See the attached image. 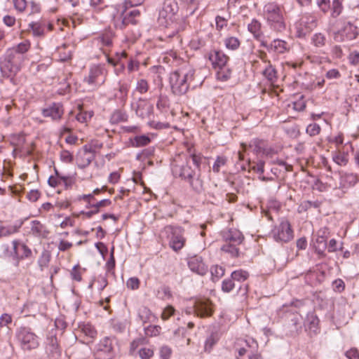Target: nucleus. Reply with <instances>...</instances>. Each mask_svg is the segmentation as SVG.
<instances>
[{
	"label": "nucleus",
	"mask_w": 359,
	"mask_h": 359,
	"mask_svg": "<svg viewBox=\"0 0 359 359\" xmlns=\"http://www.w3.org/2000/svg\"><path fill=\"white\" fill-rule=\"evenodd\" d=\"M182 158L179 156L174 159L172 164V172L175 177H180L187 181L191 187L196 192L200 193L203 188V182L201 178V173L192 168L187 158H185V162H180Z\"/></svg>",
	"instance_id": "nucleus-1"
},
{
	"label": "nucleus",
	"mask_w": 359,
	"mask_h": 359,
	"mask_svg": "<svg viewBox=\"0 0 359 359\" xmlns=\"http://www.w3.org/2000/svg\"><path fill=\"white\" fill-rule=\"evenodd\" d=\"M193 69L177 70L172 72L169 76V83L172 93L177 95L185 94L194 78Z\"/></svg>",
	"instance_id": "nucleus-2"
},
{
	"label": "nucleus",
	"mask_w": 359,
	"mask_h": 359,
	"mask_svg": "<svg viewBox=\"0 0 359 359\" xmlns=\"http://www.w3.org/2000/svg\"><path fill=\"white\" fill-rule=\"evenodd\" d=\"M25 60V55H20L15 50L8 49L5 53L4 60L0 63L2 75L13 80L21 70Z\"/></svg>",
	"instance_id": "nucleus-3"
},
{
	"label": "nucleus",
	"mask_w": 359,
	"mask_h": 359,
	"mask_svg": "<svg viewBox=\"0 0 359 359\" xmlns=\"http://www.w3.org/2000/svg\"><path fill=\"white\" fill-rule=\"evenodd\" d=\"M264 14L271 29L282 32L286 28L283 11L276 3H268L264 7Z\"/></svg>",
	"instance_id": "nucleus-4"
},
{
	"label": "nucleus",
	"mask_w": 359,
	"mask_h": 359,
	"mask_svg": "<svg viewBox=\"0 0 359 359\" xmlns=\"http://www.w3.org/2000/svg\"><path fill=\"white\" fill-rule=\"evenodd\" d=\"M161 234L167 238L170 248L175 252L180 251L185 245L186 238L182 227L168 225L164 227Z\"/></svg>",
	"instance_id": "nucleus-5"
},
{
	"label": "nucleus",
	"mask_w": 359,
	"mask_h": 359,
	"mask_svg": "<svg viewBox=\"0 0 359 359\" xmlns=\"http://www.w3.org/2000/svg\"><path fill=\"white\" fill-rule=\"evenodd\" d=\"M107 71L103 65H92L88 74L84 77L83 82L86 83L92 90L98 89L102 86L107 79Z\"/></svg>",
	"instance_id": "nucleus-6"
},
{
	"label": "nucleus",
	"mask_w": 359,
	"mask_h": 359,
	"mask_svg": "<svg viewBox=\"0 0 359 359\" xmlns=\"http://www.w3.org/2000/svg\"><path fill=\"white\" fill-rule=\"evenodd\" d=\"M12 250H9L7 245H3L4 256L12 257L15 260V266H18L20 260L28 258L32 256V250L25 243L18 240H14L12 242Z\"/></svg>",
	"instance_id": "nucleus-7"
},
{
	"label": "nucleus",
	"mask_w": 359,
	"mask_h": 359,
	"mask_svg": "<svg viewBox=\"0 0 359 359\" xmlns=\"http://www.w3.org/2000/svg\"><path fill=\"white\" fill-rule=\"evenodd\" d=\"M177 11L178 5L175 0H165L159 11V25L165 27L170 26L174 22Z\"/></svg>",
	"instance_id": "nucleus-8"
},
{
	"label": "nucleus",
	"mask_w": 359,
	"mask_h": 359,
	"mask_svg": "<svg viewBox=\"0 0 359 359\" xmlns=\"http://www.w3.org/2000/svg\"><path fill=\"white\" fill-rule=\"evenodd\" d=\"M16 338L21 348L24 351L35 349L39 345L38 337L29 327L19 328L16 332Z\"/></svg>",
	"instance_id": "nucleus-9"
},
{
	"label": "nucleus",
	"mask_w": 359,
	"mask_h": 359,
	"mask_svg": "<svg viewBox=\"0 0 359 359\" xmlns=\"http://www.w3.org/2000/svg\"><path fill=\"white\" fill-rule=\"evenodd\" d=\"M358 34V28L348 22L341 29L334 32L333 38L337 42H345L355 39Z\"/></svg>",
	"instance_id": "nucleus-10"
},
{
	"label": "nucleus",
	"mask_w": 359,
	"mask_h": 359,
	"mask_svg": "<svg viewBox=\"0 0 359 359\" xmlns=\"http://www.w3.org/2000/svg\"><path fill=\"white\" fill-rule=\"evenodd\" d=\"M277 242L287 243L293 238V231L288 221L282 220L271 231Z\"/></svg>",
	"instance_id": "nucleus-11"
},
{
	"label": "nucleus",
	"mask_w": 359,
	"mask_h": 359,
	"mask_svg": "<svg viewBox=\"0 0 359 359\" xmlns=\"http://www.w3.org/2000/svg\"><path fill=\"white\" fill-rule=\"evenodd\" d=\"M113 356V341L109 337H104L97 345L95 357L96 359H111Z\"/></svg>",
	"instance_id": "nucleus-12"
},
{
	"label": "nucleus",
	"mask_w": 359,
	"mask_h": 359,
	"mask_svg": "<svg viewBox=\"0 0 359 359\" xmlns=\"http://www.w3.org/2000/svg\"><path fill=\"white\" fill-rule=\"evenodd\" d=\"M127 9L128 8H125L124 11L122 12L121 21L120 22L113 16V20L116 27L123 29L129 24L136 25L138 22L137 18L140 16V11L138 9H133L127 12Z\"/></svg>",
	"instance_id": "nucleus-13"
},
{
	"label": "nucleus",
	"mask_w": 359,
	"mask_h": 359,
	"mask_svg": "<svg viewBox=\"0 0 359 359\" xmlns=\"http://www.w3.org/2000/svg\"><path fill=\"white\" fill-rule=\"evenodd\" d=\"M192 311L201 318L210 316L212 313L210 301L208 299L196 300L191 311H187V313H191Z\"/></svg>",
	"instance_id": "nucleus-14"
},
{
	"label": "nucleus",
	"mask_w": 359,
	"mask_h": 359,
	"mask_svg": "<svg viewBox=\"0 0 359 359\" xmlns=\"http://www.w3.org/2000/svg\"><path fill=\"white\" fill-rule=\"evenodd\" d=\"M261 47L266 48L269 52H274L278 54H283L289 50L287 42L279 39H274L270 44L265 40H261Z\"/></svg>",
	"instance_id": "nucleus-15"
},
{
	"label": "nucleus",
	"mask_w": 359,
	"mask_h": 359,
	"mask_svg": "<svg viewBox=\"0 0 359 359\" xmlns=\"http://www.w3.org/2000/svg\"><path fill=\"white\" fill-rule=\"evenodd\" d=\"M314 26L316 25L313 20L309 22L307 18H301L294 24L295 36L298 38L305 37L311 32Z\"/></svg>",
	"instance_id": "nucleus-16"
},
{
	"label": "nucleus",
	"mask_w": 359,
	"mask_h": 359,
	"mask_svg": "<svg viewBox=\"0 0 359 359\" xmlns=\"http://www.w3.org/2000/svg\"><path fill=\"white\" fill-rule=\"evenodd\" d=\"M132 108L136 114L142 118H148L153 113V106L143 99H140L135 104H132Z\"/></svg>",
	"instance_id": "nucleus-17"
},
{
	"label": "nucleus",
	"mask_w": 359,
	"mask_h": 359,
	"mask_svg": "<svg viewBox=\"0 0 359 359\" xmlns=\"http://www.w3.org/2000/svg\"><path fill=\"white\" fill-rule=\"evenodd\" d=\"M188 266L191 271L201 276H204L208 271V266L203 263L202 258L198 256L190 257Z\"/></svg>",
	"instance_id": "nucleus-18"
},
{
	"label": "nucleus",
	"mask_w": 359,
	"mask_h": 359,
	"mask_svg": "<svg viewBox=\"0 0 359 359\" xmlns=\"http://www.w3.org/2000/svg\"><path fill=\"white\" fill-rule=\"evenodd\" d=\"M208 58L214 68L222 69L225 67L229 57L220 50H212L210 52Z\"/></svg>",
	"instance_id": "nucleus-19"
},
{
	"label": "nucleus",
	"mask_w": 359,
	"mask_h": 359,
	"mask_svg": "<svg viewBox=\"0 0 359 359\" xmlns=\"http://www.w3.org/2000/svg\"><path fill=\"white\" fill-rule=\"evenodd\" d=\"M64 114L63 107L60 103H53L42 110L44 117H49L53 121H58Z\"/></svg>",
	"instance_id": "nucleus-20"
},
{
	"label": "nucleus",
	"mask_w": 359,
	"mask_h": 359,
	"mask_svg": "<svg viewBox=\"0 0 359 359\" xmlns=\"http://www.w3.org/2000/svg\"><path fill=\"white\" fill-rule=\"evenodd\" d=\"M46 351L48 355L53 359H57L60 356L61 351L55 335H50L47 337Z\"/></svg>",
	"instance_id": "nucleus-21"
},
{
	"label": "nucleus",
	"mask_w": 359,
	"mask_h": 359,
	"mask_svg": "<svg viewBox=\"0 0 359 359\" xmlns=\"http://www.w3.org/2000/svg\"><path fill=\"white\" fill-rule=\"evenodd\" d=\"M222 238L225 243L241 244L244 236L243 233L236 229H231L228 231H223Z\"/></svg>",
	"instance_id": "nucleus-22"
},
{
	"label": "nucleus",
	"mask_w": 359,
	"mask_h": 359,
	"mask_svg": "<svg viewBox=\"0 0 359 359\" xmlns=\"http://www.w3.org/2000/svg\"><path fill=\"white\" fill-rule=\"evenodd\" d=\"M95 158V154L91 149L86 145L83 147V151L78 158V166L81 168H85L88 166Z\"/></svg>",
	"instance_id": "nucleus-23"
},
{
	"label": "nucleus",
	"mask_w": 359,
	"mask_h": 359,
	"mask_svg": "<svg viewBox=\"0 0 359 359\" xmlns=\"http://www.w3.org/2000/svg\"><path fill=\"white\" fill-rule=\"evenodd\" d=\"M248 31L252 34L255 39L261 43L263 39V32L262 31V23L257 19H252L248 25Z\"/></svg>",
	"instance_id": "nucleus-24"
},
{
	"label": "nucleus",
	"mask_w": 359,
	"mask_h": 359,
	"mask_svg": "<svg viewBox=\"0 0 359 359\" xmlns=\"http://www.w3.org/2000/svg\"><path fill=\"white\" fill-rule=\"evenodd\" d=\"M31 233L36 237L46 238L49 231L46 226L38 220L31 222Z\"/></svg>",
	"instance_id": "nucleus-25"
},
{
	"label": "nucleus",
	"mask_w": 359,
	"mask_h": 359,
	"mask_svg": "<svg viewBox=\"0 0 359 359\" xmlns=\"http://www.w3.org/2000/svg\"><path fill=\"white\" fill-rule=\"evenodd\" d=\"M358 181V176L353 173H344L340 178V184L344 188L354 186Z\"/></svg>",
	"instance_id": "nucleus-26"
},
{
	"label": "nucleus",
	"mask_w": 359,
	"mask_h": 359,
	"mask_svg": "<svg viewBox=\"0 0 359 359\" xmlns=\"http://www.w3.org/2000/svg\"><path fill=\"white\" fill-rule=\"evenodd\" d=\"M220 338L219 334L218 332L215 331L212 332L207 337L205 344H204V350L206 352H210L212 349L213 346L217 343Z\"/></svg>",
	"instance_id": "nucleus-27"
},
{
	"label": "nucleus",
	"mask_w": 359,
	"mask_h": 359,
	"mask_svg": "<svg viewBox=\"0 0 359 359\" xmlns=\"http://www.w3.org/2000/svg\"><path fill=\"white\" fill-rule=\"evenodd\" d=\"M263 75L270 83L276 82L278 79L277 71L271 64V62H268V65L263 71Z\"/></svg>",
	"instance_id": "nucleus-28"
},
{
	"label": "nucleus",
	"mask_w": 359,
	"mask_h": 359,
	"mask_svg": "<svg viewBox=\"0 0 359 359\" xmlns=\"http://www.w3.org/2000/svg\"><path fill=\"white\" fill-rule=\"evenodd\" d=\"M239 245L240 244L225 243L222 246L221 250L231 257H237L239 255V248H238Z\"/></svg>",
	"instance_id": "nucleus-29"
},
{
	"label": "nucleus",
	"mask_w": 359,
	"mask_h": 359,
	"mask_svg": "<svg viewBox=\"0 0 359 359\" xmlns=\"http://www.w3.org/2000/svg\"><path fill=\"white\" fill-rule=\"evenodd\" d=\"M266 144V143L264 140L254 139L250 142L249 147L252 149L255 154L257 155L260 154H262Z\"/></svg>",
	"instance_id": "nucleus-30"
},
{
	"label": "nucleus",
	"mask_w": 359,
	"mask_h": 359,
	"mask_svg": "<svg viewBox=\"0 0 359 359\" xmlns=\"http://www.w3.org/2000/svg\"><path fill=\"white\" fill-rule=\"evenodd\" d=\"M128 116L127 113L122 110H116L111 116V123L116 124L120 122H126L128 121Z\"/></svg>",
	"instance_id": "nucleus-31"
},
{
	"label": "nucleus",
	"mask_w": 359,
	"mask_h": 359,
	"mask_svg": "<svg viewBox=\"0 0 359 359\" xmlns=\"http://www.w3.org/2000/svg\"><path fill=\"white\" fill-rule=\"evenodd\" d=\"M81 332L88 338L89 341L86 343L91 341L97 336V331L94 327L90 324H83L81 326Z\"/></svg>",
	"instance_id": "nucleus-32"
},
{
	"label": "nucleus",
	"mask_w": 359,
	"mask_h": 359,
	"mask_svg": "<svg viewBox=\"0 0 359 359\" xmlns=\"http://www.w3.org/2000/svg\"><path fill=\"white\" fill-rule=\"evenodd\" d=\"M327 41L326 36L323 33H316L311 38V43L317 48H322L325 46Z\"/></svg>",
	"instance_id": "nucleus-33"
},
{
	"label": "nucleus",
	"mask_w": 359,
	"mask_h": 359,
	"mask_svg": "<svg viewBox=\"0 0 359 359\" xmlns=\"http://www.w3.org/2000/svg\"><path fill=\"white\" fill-rule=\"evenodd\" d=\"M30 47L31 43L29 41L25 40L17 46L9 49L11 50H15V52L20 55H25V53L30 49Z\"/></svg>",
	"instance_id": "nucleus-34"
},
{
	"label": "nucleus",
	"mask_w": 359,
	"mask_h": 359,
	"mask_svg": "<svg viewBox=\"0 0 359 359\" xmlns=\"http://www.w3.org/2000/svg\"><path fill=\"white\" fill-rule=\"evenodd\" d=\"M319 320L318 317L313 314L309 315L307 317L306 327L311 332L316 333L318 330Z\"/></svg>",
	"instance_id": "nucleus-35"
},
{
	"label": "nucleus",
	"mask_w": 359,
	"mask_h": 359,
	"mask_svg": "<svg viewBox=\"0 0 359 359\" xmlns=\"http://www.w3.org/2000/svg\"><path fill=\"white\" fill-rule=\"evenodd\" d=\"M50 257L51 255L48 250H43L41 252V255H40L38 260V264L41 271H43L48 266V264L50 261Z\"/></svg>",
	"instance_id": "nucleus-36"
},
{
	"label": "nucleus",
	"mask_w": 359,
	"mask_h": 359,
	"mask_svg": "<svg viewBox=\"0 0 359 359\" xmlns=\"http://www.w3.org/2000/svg\"><path fill=\"white\" fill-rule=\"evenodd\" d=\"M224 45L227 49L237 50L241 44L239 39L235 36H228L224 39Z\"/></svg>",
	"instance_id": "nucleus-37"
},
{
	"label": "nucleus",
	"mask_w": 359,
	"mask_h": 359,
	"mask_svg": "<svg viewBox=\"0 0 359 359\" xmlns=\"http://www.w3.org/2000/svg\"><path fill=\"white\" fill-rule=\"evenodd\" d=\"M332 160L340 166H345L348 162V154L344 152H337L332 155Z\"/></svg>",
	"instance_id": "nucleus-38"
},
{
	"label": "nucleus",
	"mask_w": 359,
	"mask_h": 359,
	"mask_svg": "<svg viewBox=\"0 0 359 359\" xmlns=\"http://www.w3.org/2000/svg\"><path fill=\"white\" fill-rule=\"evenodd\" d=\"M151 142V139L147 135L135 136L132 140V144L133 147H144L149 144Z\"/></svg>",
	"instance_id": "nucleus-39"
},
{
	"label": "nucleus",
	"mask_w": 359,
	"mask_h": 359,
	"mask_svg": "<svg viewBox=\"0 0 359 359\" xmlns=\"http://www.w3.org/2000/svg\"><path fill=\"white\" fill-rule=\"evenodd\" d=\"M231 278L235 281H245L249 276L248 272L243 270L235 271L231 273Z\"/></svg>",
	"instance_id": "nucleus-40"
},
{
	"label": "nucleus",
	"mask_w": 359,
	"mask_h": 359,
	"mask_svg": "<svg viewBox=\"0 0 359 359\" xmlns=\"http://www.w3.org/2000/svg\"><path fill=\"white\" fill-rule=\"evenodd\" d=\"M33 34L36 36H41L44 34L45 27L43 25L39 22H32L29 25Z\"/></svg>",
	"instance_id": "nucleus-41"
},
{
	"label": "nucleus",
	"mask_w": 359,
	"mask_h": 359,
	"mask_svg": "<svg viewBox=\"0 0 359 359\" xmlns=\"http://www.w3.org/2000/svg\"><path fill=\"white\" fill-rule=\"evenodd\" d=\"M138 316L142 322L146 323L150 319L151 312L148 308L142 306L139 309Z\"/></svg>",
	"instance_id": "nucleus-42"
},
{
	"label": "nucleus",
	"mask_w": 359,
	"mask_h": 359,
	"mask_svg": "<svg viewBox=\"0 0 359 359\" xmlns=\"http://www.w3.org/2000/svg\"><path fill=\"white\" fill-rule=\"evenodd\" d=\"M187 158V160H189V162L190 160L191 161L193 165H194V169L196 170V171H198L201 173V163L202 158L200 155H197L195 154H191L189 158Z\"/></svg>",
	"instance_id": "nucleus-43"
},
{
	"label": "nucleus",
	"mask_w": 359,
	"mask_h": 359,
	"mask_svg": "<svg viewBox=\"0 0 359 359\" xmlns=\"http://www.w3.org/2000/svg\"><path fill=\"white\" fill-rule=\"evenodd\" d=\"M135 89L141 94L146 93L149 90V83L147 80L141 79L137 81Z\"/></svg>",
	"instance_id": "nucleus-44"
},
{
	"label": "nucleus",
	"mask_w": 359,
	"mask_h": 359,
	"mask_svg": "<svg viewBox=\"0 0 359 359\" xmlns=\"http://www.w3.org/2000/svg\"><path fill=\"white\" fill-rule=\"evenodd\" d=\"M161 327L159 325H149L145 328V334L149 337H155L160 334Z\"/></svg>",
	"instance_id": "nucleus-45"
},
{
	"label": "nucleus",
	"mask_w": 359,
	"mask_h": 359,
	"mask_svg": "<svg viewBox=\"0 0 359 359\" xmlns=\"http://www.w3.org/2000/svg\"><path fill=\"white\" fill-rule=\"evenodd\" d=\"M231 72L229 69L225 67L219 69L217 73V79L221 81H226L231 77Z\"/></svg>",
	"instance_id": "nucleus-46"
},
{
	"label": "nucleus",
	"mask_w": 359,
	"mask_h": 359,
	"mask_svg": "<svg viewBox=\"0 0 359 359\" xmlns=\"http://www.w3.org/2000/svg\"><path fill=\"white\" fill-rule=\"evenodd\" d=\"M168 105H169V100L167 97V96L161 95L159 96L157 103H156L157 109L163 111V110L165 109L166 108H168Z\"/></svg>",
	"instance_id": "nucleus-47"
},
{
	"label": "nucleus",
	"mask_w": 359,
	"mask_h": 359,
	"mask_svg": "<svg viewBox=\"0 0 359 359\" xmlns=\"http://www.w3.org/2000/svg\"><path fill=\"white\" fill-rule=\"evenodd\" d=\"M3 236H8L18 231L20 226H0Z\"/></svg>",
	"instance_id": "nucleus-48"
},
{
	"label": "nucleus",
	"mask_w": 359,
	"mask_h": 359,
	"mask_svg": "<svg viewBox=\"0 0 359 359\" xmlns=\"http://www.w3.org/2000/svg\"><path fill=\"white\" fill-rule=\"evenodd\" d=\"M66 47V44H64L62 46L58 48L60 60L63 62L67 61L72 58V50L63 52V50H65Z\"/></svg>",
	"instance_id": "nucleus-49"
},
{
	"label": "nucleus",
	"mask_w": 359,
	"mask_h": 359,
	"mask_svg": "<svg viewBox=\"0 0 359 359\" xmlns=\"http://www.w3.org/2000/svg\"><path fill=\"white\" fill-rule=\"evenodd\" d=\"M235 287L234 280L231 278L225 279L222 282V289L225 292H231Z\"/></svg>",
	"instance_id": "nucleus-50"
},
{
	"label": "nucleus",
	"mask_w": 359,
	"mask_h": 359,
	"mask_svg": "<svg viewBox=\"0 0 359 359\" xmlns=\"http://www.w3.org/2000/svg\"><path fill=\"white\" fill-rule=\"evenodd\" d=\"M341 9H342V6H341V1L333 0L332 16L333 18H337L341 13Z\"/></svg>",
	"instance_id": "nucleus-51"
},
{
	"label": "nucleus",
	"mask_w": 359,
	"mask_h": 359,
	"mask_svg": "<svg viewBox=\"0 0 359 359\" xmlns=\"http://www.w3.org/2000/svg\"><path fill=\"white\" fill-rule=\"evenodd\" d=\"M320 127L317 123H311L306 128V133L310 136H315L319 134Z\"/></svg>",
	"instance_id": "nucleus-52"
},
{
	"label": "nucleus",
	"mask_w": 359,
	"mask_h": 359,
	"mask_svg": "<svg viewBox=\"0 0 359 359\" xmlns=\"http://www.w3.org/2000/svg\"><path fill=\"white\" fill-rule=\"evenodd\" d=\"M71 276L76 281L80 282L81 280V267L79 265H76L73 267L71 271Z\"/></svg>",
	"instance_id": "nucleus-53"
},
{
	"label": "nucleus",
	"mask_w": 359,
	"mask_h": 359,
	"mask_svg": "<svg viewBox=\"0 0 359 359\" xmlns=\"http://www.w3.org/2000/svg\"><path fill=\"white\" fill-rule=\"evenodd\" d=\"M226 160L224 157L218 156L213 164L212 170L215 172H218L220 168L226 164Z\"/></svg>",
	"instance_id": "nucleus-54"
},
{
	"label": "nucleus",
	"mask_w": 359,
	"mask_h": 359,
	"mask_svg": "<svg viewBox=\"0 0 359 359\" xmlns=\"http://www.w3.org/2000/svg\"><path fill=\"white\" fill-rule=\"evenodd\" d=\"M95 194L93 193L89 194H83L79 196V200H83L88 203L87 207H90L93 203L96 202L95 198Z\"/></svg>",
	"instance_id": "nucleus-55"
},
{
	"label": "nucleus",
	"mask_w": 359,
	"mask_h": 359,
	"mask_svg": "<svg viewBox=\"0 0 359 359\" xmlns=\"http://www.w3.org/2000/svg\"><path fill=\"white\" fill-rule=\"evenodd\" d=\"M211 274L213 277L219 279L224 274V269L222 266H215L210 269Z\"/></svg>",
	"instance_id": "nucleus-56"
},
{
	"label": "nucleus",
	"mask_w": 359,
	"mask_h": 359,
	"mask_svg": "<svg viewBox=\"0 0 359 359\" xmlns=\"http://www.w3.org/2000/svg\"><path fill=\"white\" fill-rule=\"evenodd\" d=\"M140 280L136 277L130 278L127 282L126 285L131 290H137L140 287Z\"/></svg>",
	"instance_id": "nucleus-57"
},
{
	"label": "nucleus",
	"mask_w": 359,
	"mask_h": 359,
	"mask_svg": "<svg viewBox=\"0 0 359 359\" xmlns=\"http://www.w3.org/2000/svg\"><path fill=\"white\" fill-rule=\"evenodd\" d=\"M327 239L323 238L317 236L316 243H318V246L316 247V250L318 254H323V249L326 248Z\"/></svg>",
	"instance_id": "nucleus-58"
},
{
	"label": "nucleus",
	"mask_w": 359,
	"mask_h": 359,
	"mask_svg": "<svg viewBox=\"0 0 359 359\" xmlns=\"http://www.w3.org/2000/svg\"><path fill=\"white\" fill-rule=\"evenodd\" d=\"M140 357L142 359H149L154 355V351L149 348H142L139 351Z\"/></svg>",
	"instance_id": "nucleus-59"
},
{
	"label": "nucleus",
	"mask_w": 359,
	"mask_h": 359,
	"mask_svg": "<svg viewBox=\"0 0 359 359\" xmlns=\"http://www.w3.org/2000/svg\"><path fill=\"white\" fill-rule=\"evenodd\" d=\"M89 4L93 9L97 11H101L105 7L104 0H90Z\"/></svg>",
	"instance_id": "nucleus-60"
},
{
	"label": "nucleus",
	"mask_w": 359,
	"mask_h": 359,
	"mask_svg": "<svg viewBox=\"0 0 359 359\" xmlns=\"http://www.w3.org/2000/svg\"><path fill=\"white\" fill-rule=\"evenodd\" d=\"M111 203V201L109 199H103L100 201H97L95 203L91 205V208L94 209H99L100 208L109 206Z\"/></svg>",
	"instance_id": "nucleus-61"
},
{
	"label": "nucleus",
	"mask_w": 359,
	"mask_h": 359,
	"mask_svg": "<svg viewBox=\"0 0 359 359\" xmlns=\"http://www.w3.org/2000/svg\"><path fill=\"white\" fill-rule=\"evenodd\" d=\"M245 343L247 347L251 349V351H257L258 349V343L252 338H248L245 340Z\"/></svg>",
	"instance_id": "nucleus-62"
},
{
	"label": "nucleus",
	"mask_w": 359,
	"mask_h": 359,
	"mask_svg": "<svg viewBox=\"0 0 359 359\" xmlns=\"http://www.w3.org/2000/svg\"><path fill=\"white\" fill-rule=\"evenodd\" d=\"M60 159L62 161L69 163L72 161L73 156L69 151L63 150L60 153Z\"/></svg>",
	"instance_id": "nucleus-63"
},
{
	"label": "nucleus",
	"mask_w": 359,
	"mask_h": 359,
	"mask_svg": "<svg viewBox=\"0 0 359 359\" xmlns=\"http://www.w3.org/2000/svg\"><path fill=\"white\" fill-rule=\"evenodd\" d=\"M345 355L348 359H359V351L356 348H351L348 350Z\"/></svg>",
	"instance_id": "nucleus-64"
}]
</instances>
